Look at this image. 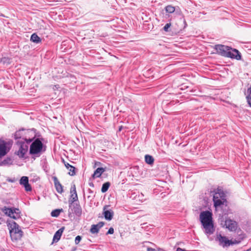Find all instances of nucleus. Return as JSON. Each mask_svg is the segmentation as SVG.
<instances>
[{
  "instance_id": "1",
  "label": "nucleus",
  "mask_w": 251,
  "mask_h": 251,
  "mask_svg": "<svg viewBox=\"0 0 251 251\" xmlns=\"http://www.w3.org/2000/svg\"><path fill=\"white\" fill-rule=\"evenodd\" d=\"M26 143H31L29 148V154L32 158L35 159L40 157L46 150V146L42 142L43 139L34 137L31 139H25Z\"/></svg>"
},
{
  "instance_id": "2",
  "label": "nucleus",
  "mask_w": 251,
  "mask_h": 251,
  "mask_svg": "<svg viewBox=\"0 0 251 251\" xmlns=\"http://www.w3.org/2000/svg\"><path fill=\"white\" fill-rule=\"evenodd\" d=\"M200 219L204 228L205 233L207 235L212 234L215 231L212 213L209 211H202L200 213Z\"/></svg>"
},
{
  "instance_id": "3",
  "label": "nucleus",
  "mask_w": 251,
  "mask_h": 251,
  "mask_svg": "<svg viewBox=\"0 0 251 251\" xmlns=\"http://www.w3.org/2000/svg\"><path fill=\"white\" fill-rule=\"evenodd\" d=\"M7 223L12 240L20 239L23 236V232L20 229L19 225L13 220H8Z\"/></svg>"
},
{
  "instance_id": "4",
  "label": "nucleus",
  "mask_w": 251,
  "mask_h": 251,
  "mask_svg": "<svg viewBox=\"0 0 251 251\" xmlns=\"http://www.w3.org/2000/svg\"><path fill=\"white\" fill-rule=\"evenodd\" d=\"M26 138H22L21 140H18L17 142V144L20 146L19 149L17 151V154L20 158H24L25 154L28 150V146L25 141H26Z\"/></svg>"
},
{
  "instance_id": "5",
  "label": "nucleus",
  "mask_w": 251,
  "mask_h": 251,
  "mask_svg": "<svg viewBox=\"0 0 251 251\" xmlns=\"http://www.w3.org/2000/svg\"><path fill=\"white\" fill-rule=\"evenodd\" d=\"M2 211L6 215L14 219H18L20 217L19 209H12L4 207L2 209Z\"/></svg>"
},
{
  "instance_id": "6",
  "label": "nucleus",
  "mask_w": 251,
  "mask_h": 251,
  "mask_svg": "<svg viewBox=\"0 0 251 251\" xmlns=\"http://www.w3.org/2000/svg\"><path fill=\"white\" fill-rule=\"evenodd\" d=\"M69 213H74L76 215V216L78 217H80L82 214V208L78 202L73 203L71 204H69Z\"/></svg>"
},
{
  "instance_id": "7",
  "label": "nucleus",
  "mask_w": 251,
  "mask_h": 251,
  "mask_svg": "<svg viewBox=\"0 0 251 251\" xmlns=\"http://www.w3.org/2000/svg\"><path fill=\"white\" fill-rule=\"evenodd\" d=\"M215 240L219 243V245L223 248L229 246L233 244L231 240H229L226 236H222L221 234H218Z\"/></svg>"
},
{
  "instance_id": "8",
  "label": "nucleus",
  "mask_w": 251,
  "mask_h": 251,
  "mask_svg": "<svg viewBox=\"0 0 251 251\" xmlns=\"http://www.w3.org/2000/svg\"><path fill=\"white\" fill-rule=\"evenodd\" d=\"M221 225L231 231H235L237 227V223L230 219H226L224 223H221Z\"/></svg>"
},
{
  "instance_id": "9",
  "label": "nucleus",
  "mask_w": 251,
  "mask_h": 251,
  "mask_svg": "<svg viewBox=\"0 0 251 251\" xmlns=\"http://www.w3.org/2000/svg\"><path fill=\"white\" fill-rule=\"evenodd\" d=\"M215 49L218 54L226 57L229 50H230V47L223 45H216L215 46Z\"/></svg>"
},
{
  "instance_id": "10",
  "label": "nucleus",
  "mask_w": 251,
  "mask_h": 251,
  "mask_svg": "<svg viewBox=\"0 0 251 251\" xmlns=\"http://www.w3.org/2000/svg\"><path fill=\"white\" fill-rule=\"evenodd\" d=\"M226 57L239 60L241 59V55L237 50L230 47V50H229L228 54H227Z\"/></svg>"
},
{
  "instance_id": "11",
  "label": "nucleus",
  "mask_w": 251,
  "mask_h": 251,
  "mask_svg": "<svg viewBox=\"0 0 251 251\" xmlns=\"http://www.w3.org/2000/svg\"><path fill=\"white\" fill-rule=\"evenodd\" d=\"M70 198L69 200V204L75 203V201H78V197L76 193V188L75 184L72 186L70 189Z\"/></svg>"
},
{
  "instance_id": "12",
  "label": "nucleus",
  "mask_w": 251,
  "mask_h": 251,
  "mask_svg": "<svg viewBox=\"0 0 251 251\" xmlns=\"http://www.w3.org/2000/svg\"><path fill=\"white\" fill-rule=\"evenodd\" d=\"M108 205H105L103 208V215L104 218L108 221H110L112 219L114 216V212L111 210H108Z\"/></svg>"
},
{
  "instance_id": "13",
  "label": "nucleus",
  "mask_w": 251,
  "mask_h": 251,
  "mask_svg": "<svg viewBox=\"0 0 251 251\" xmlns=\"http://www.w3.org/2000/svg\"><path fill=\"white\" fill-rule=\"evenodd\" d=\"M20 184L24 185L26 191H31V187L28 183V178L27 176H22L20 180Z\"/></svg>"
},
{
  "instance_id": "14",
  "label": "nucleus",
  "mask_w": 251,
  "mask_h": 251,
  "mask_svg": "<svg viewBox=\"0 0 251 251\" xmlns=\"http://www.w3.org/2000/svg\"><path fill=\"white\" fill-rule=\"evenodd\" d=\"M225 198H226L225 194L221 189L218 188L213 195V200L218 199L225 200Z\"/></svg>"
},
{
  "instance_id": "15",
  "label": "nucleus",
  "mask_w": 251,
  "mask_h": 251,
  "mask_svg": "<svg viewBox=\"0 0 251 251\" xmlns=\"http://www.w3.org/2000/svg\"><path fill=\"white\" fill-rule=\"evenodd\" d=\"M8 151L6 143L3 141H0V157L4 156Z\"/></svg>"
},
{
  "instance_id": "16",
  "label": "nucleus",
  "mask_w": 251,
  "mask_h": 251,
  "mask_svg": "<svg viewBox=\"0 0 251 251\" xmlns=\"http://www.w3.org/2000/svg\"><path fill=\"white\" fill-rule=\"evenodd\" d=\"M65 229V227L63 226L60 229H59L54 234L53 238V241L55 242H58L62 234V233Z\"/></svg>"
},
{
  "instance_id": "17",
  "label": "nucleus",
  "mask_w": 251,
  "mask_h": 251,
  "mask_svg": "<svg viewBox=\"0 0 251 251\" xmlns=\"http://www.w3.org/2000/svg\"><path fill=\"white\" fill-rule=\"evenodd\" d=\"M55 187L56 191L59 193H62L63 191V187L61 183L58 181L57 178L55 176L53 177Z\"/></svg>"
},
{
  "instance_id": "18",
  "label": "nucleus",
  "mask_w": 251,
  "mask_h": 251,
  "mask_svg": "<svg viewBox=\"0 0 251 251\" xmlns=\"http://www.w3.org/2000/svg\"><path fill=\"white\" fill-rule=\"evenodd\" d=\"M105 171V168L100 167L98 168L95 171L92 175V177L95 178L97 177H100L101 174Z\"/></svg>"
},
{
  "instance_id": "19",
  "label": "nucleus",
  "mask_w": 251,
  "mask_h": 251,
  "mask_svg": "<svg viewBox=\"0 0 251 251\" xmlns=\"http://www.w3.org/2000/svg\"><path fill=\"white\" fill-rule=\"evenodd\" d=\"M11 58L7 57H3L0 59V63L4 66H8L11 63Z\"/></svg>"
},
{
  "instance_id": "20",
  "label": "nucleus",
  "mask_w": 251,
  "mask_h": 251,
  "mask_svg": "<svg viewBox=\"0 0 251 251\" xmlns=\"http://www.w3.org/2000/svg\"><path fill=\"white\" fill-rule=\"evenodd\" d=\"M214 202V206L217 208L219 206H220L221 205H223L224 204L225 202H226V198H225V200H222V199H218L213 201Z\"/></svg>"
},
{
  "instance_id": "21",
  "label": "nucleus",
  "mask_w": 251,
  "mask_h": 251,
  "mask_svg": "<svg viewBox=\"0 0 251 251\" xmlns=\"http://www.w3.org/2000/svg\"><path fill=\"white\" fill-rule=\"evenodd\" d=\"M30 40L36 44L39 43L41 42V38L36 33H33L31 35Z\"/></svg>"
},
{
  "instance_id": "22",
  "label": "nucleus",
  "mask_w": 251,
  "mask_h": 251,
  "mask_svg": "<svg viewBox=\"0 0 251 251\" xmlns=\"http://www.w3.org/2000/svg\"><path fill=\"white\" fill-rule=\"evenodd\" d=\"M246 94L248 104L251 107V86L248 89Z\"/></svg>"
},
{
  "instance_id": "23",
  "label": "nucleus",
  "mask_w": 251,
  "mask_h": 251,
  "mask_svg": "<svg viewBox=\"0 0 251 251\" xmlns=\"http://www.w3.org/2000/svg\"><path fill=\"white\" fill-rule=\"evenodd\" d=\"M145 159L146 162L150 165H151L154 162V158L153 157L150 155H146L145 156Z\"/></svg>"
},
{
  "instance_id": "24",
  "label": "nucleus",
  "mask_w": 251,
  "mask_h": 251,
  "mask_svg": "<svg viewBox=\"0 0 251 251\" xmlns=\"http://www.w3.org/2000/svg\"><path fill=\"white\" fill-rule=\"evenodd\" d=\"M110 185V183L109 182H106L103 183L102 184V186L101 187V191L102 193L106 192L108 190Z\"/></svg>"
},
{
  "instance_id": "25",
  "label": "nucleus",
  "mask_w": 251,
  "mask_h": 251,
  "mask_svg": "<svg viewBox=\"0 0 251 251\" xmlns=\"http://www.w3.org/2000/svg\"><path fill=\"white\" fill-rule=\"evenodd\" d=\"M61 211H63L62 209H57L53 210L51 212V215L52 217H57L59 215Z\"/></svg>"
},
{
  "instance_id": "26",
  "label": "nucleus",
  "mask_w": 251,
  "mask_h": 251,
  "mask_svg": "<svg viewBox=\"0 0 251 251\" xmlns=\"http://www.w3.org/2000/svg\"><path fill=\"white\" fill-rule=\"evenodd\" d=\"M165 11L168 13H173L175 11V7L171 5H169L165 8Z\"/></svg>"
},
{
  "instance_id": "27",
  "label": "nucleus",
  "mask_w": 251,
  "mask_h": 251,
  "mask_svg": "<svg viewBox=\"0 0 251 251\" xmlns=\"http://www.w3.org/2000/svg\"><path fill=\"white\" fill-rule=\"evenodd\" d=\"M100 228L96 226V225H92L90 229V232L92 234H95L98 233Z\"/></svg>"
},
{
  "instance_id": "28",
  "label": "nucleus",
  "mask_w": 251,
  "mask_h": 251,
  "mask_svg": "<svg viewBox=\"0 0 251 251\" xmlns=\"http://www.w3.org/2000/svg\"><path fill=\"white\" fill-rule=\"evenodd\" d=\"M68 170H69V175L71 176H74L75 175V168L74 166L71 167Z\"/></svg>"
},
{
  "instance_id": "29",
  "label": "nucleus",
  "mask_w": 251,
  "mask_h": 251,
  "mask_svg": "<svg viewBox=\"0 0 251 251\" xmlns=\"http://www.w3.org/2000/svg\"><path fill=\"white\" fill-rule=\"evenodd\" d=\"M171 26V23H167V24L165 25L163 27L164 30L166 32L169 31V28Z\"/></svg>"
},
{
  "instance_id": "30",
  "label": "nucleus",
  "mask_w": 251,
  "mask_h": 251,
  "mask_svg": "<svg viewBox=\"0 0 251 251\" xmlns=\"http://www.w3.org/2000/svg\"><path fill=\"white\" fill-rule=\"evenodd\" d=\"M81 240V237L79 235L77 236L75 238V244L76 245L78 244L80 242Z\"/></svg>"
},
{
  "instance_id": "31",
  "label": "nucleus",
  "mask_w": 251,
  "mask_h": 251,
  "mask_svg": "<svg viewBox=\"0 0 251 251\" xmlns=\"http://www.w3.org/2000/svg\"><path fill=\"white\" fill-rule=\"evenodd\" d=\"M104 225V223L103 222H100L96 226L100 229Z\"/></svg>"
},
{
  "instance_id": "32",
  "label": "nucleus",
  "mask_w": 251,
  "mask_h": 251,
  "mask_svg": "<svg viewBox=\"0 0 251 251\" xmlns=\"http://www.w3.org/2000/svg\"><path fill=\"white\" fill-rule=\"evenodd\" d=\"M11 159L9 158H8L6 159H5L3 161L2 164L4 165L8 164L9 162H11Z\"/></svg>"
},
{
  "instance_id": "33",
  "label": "nucleus",
  "mask_w": 251,
  "mask_h": 251,
  "mask_svg": "<svg viewBox=\"0 0 251 251\" xmlns=\"http://www.w3.org/2000/svg\"><path fill=\"white\" fill-rule=\"evenodd\" d=\"M63 162H64V164L66 167L67 169H69L72 166L69 164L68 163L65 162L64 159H63Z\"/></svg>"
},
{
  "instance_id": "34",
  "label": "nucleus",
  "mask_w": 251,
  "mask_h": 251,
  "mask_svg": "<svg viewBox=\"0 0 251 251\" xmlns=\"http://www.w3.org/2000/svg\"><path fill=\"white\" fill-rule=\"evenodd\" d=\"M114 233V229L113 227H110L107 232L106 233V234H112Z\"/></svg>"
},
{
  "instance_id": "35",
  "label": "nucleus",
  "mask_w": 251,
  "mask_h": 251,
  "mask_svg": "<svg viewBox=\"0 0 251 251\" xmlns=\"http://www.w3.org/2000/svg\"><path fill=\"white\" fill-rule=\"evenodd\" d=\"M2 216V214L0 212V225L2 224L4 222Z\"/></svg>"
},
{
  "instance_id": "36",
  "label": "nucleus",
  "mask_w": 251,
  "mask_h": 251,
  "mask_svg": "<svg viewBox=\"0 0 251 251\" xmlns=\"http://www.w3.org/2000/svg\"><path fill=\"white\" fill-rule=\"evenodd\" d=\"M18 134H19V132H16V133L15 134V137L16 139L19 138Z\"/></svg>"
},
{
  "instance_id": "37",
  "label": "nucleus",
  "mask_w": 251,
  "mask_h": 251,
  "mask_svg": "<svg viewBox=\"0 0 251 251\" xmlns=\"http://www.w3.org/2000/svg\"><path fill=\"white\" fill-rule=\"evenodd\" d=\"M176 251H184V250H183V249H181V248H178L176 249Z\"/></svg>"
},
{
  "instance_id": "38",
  "label": "nucleus",
  "mask_w": 251,
  "mask_h": 251,
  "mask_svg": "<svg viewBox=\"0 0 251 251\" xmlns=\"http://www.w3.org/2000/svg\"><path fill=\"white\" fill-rule=\"evenodd\" d=\"M88 191L90 194H93V191L91 190L90 189H88Z\"/></svg>"
},
{
  "instance_id": "39",
  "label": "nucleus",
  "mask_w": 251,
  "mask_h": 251,
  "mask_svg": "<svg viewBox=\"0 0 251 251\" xmlns=\"http://www.w3.org/2000/svg\"><path fill=\"white\" fill-rule=\"evenodd\" d=\"M89 185L93 187L94 186V184L92 182H90L89 183Z\"/></svg>"
},
{
  "instance_id": "40",
  "label": "nucleus",
  "mask_w": 251,
  "mask_h": 251,
  "mask_svg": "<svg viewBox=\"0 0 251 251\" xmlns=\"http://www.w3.org/2000/svg\"><path fill=\"white\" fill-rule=\"evenodd\" d=\"M247 251H251V248L247 250Z\"/></svg>"
},
{
  "instance_id": "41",
  "label": "nucleus",
  "mask_w": 251,
  "mask_h": 251,
  "mask_svg": "<svg viewBox=\"0 0 251 251\" xmlns=\"http://www.w3.org/2000/svg\"><path fill=\"white\" fill-rule=\"evenodd\" d=\"M142 199V197H140V199H139V200H141V201H143V199Z\"/></svg>"
},
{
  "instance_id": "42",
  "label": "nucleus",
  "mask_w": 251,
  "mask_h": 251,
  "mask_svg": "<svg viewBox=\"0 0 251 251\" xmlns=\"http://www.w3.org/2000/svg\"><path fill=\"white\" fill-rule=\"evenodd\" d=\"M142 199V197H140V199H139V200H141V201H143V199Z\"/></svg>"
},
{
  "instance_id": "43",
  "label": "nucleus",
  "mask_w": 251,
  "mask_h": 251,
  "mask_svg": "<svg viewBox=\"0 0 251 251\" xmlns=\"http://www.w3.org/2000/svg\"><path fill=\"white\" fill-rule=\"evenodd\" d=\"M142 199V197H140V199H139V200H141V201H143V199Z\"/></svg>"
},
{
  "instance_id": "44",
  "label": "nucleus",
  "mask_w": 251,
  "mask_h": 251,
  "mask_svg": "<svg viewBox=\"0 0 251 251\" xmlns=\"http://www.w3.org/2000/svg\"><path fill=\"white\" fill-rule=\"evenodd\" d=\"M140 196H141V197H143V195L141 194V195H140Z\"/></svg>"
},
{
  "instance_id": "45",
  "label": "nucleus",
  "mask_w": 251,
  "mask_h": 251,
  "mask_svg": "<svg viewBox=\"0 0 251 251\" xmlns=\"http://www.w3.org/2000/svg\"><path fill=\"white\" fill-rule=\"evenodd\" d=\"M19 139H20L19 140H21L22 139H21V137H19Z\"/></svg>"
}]
</instances>
